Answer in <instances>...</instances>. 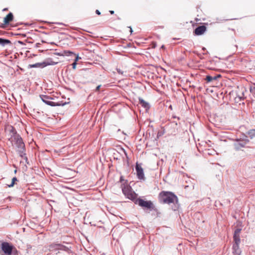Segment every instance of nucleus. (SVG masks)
Masks as SVG:
<instances>
[{"mask_svg": "<svg viewBox=\"0 0 255 255\" xmlns=\"http://www.w3.org/2000/svg\"><path fill=\"white\" fill-rule=\"evenodd\" d=\"M10 132L12 133L10 138L9 139L12 142H14L17 148V151L19 155L28 163V158L26 156L25 144L23 141L21 137L19 135L15 129L11 127Z\"/></svg>", "mask_w": 255, "mask_h": 255, "instance_id": "obj_1", "label": "nucleus"}, {"mask_svg": "<svg viewBox=\"0 0 255 255\" xmlns=\"http://www.w3.org/2000/svg\"><path fill=\"white\" fill-rule=\"evenodd\" d=\"M159 196L162 198L163 203L168 204L172 203L173 206L172 209L173 211H176L179 207V204L177 197L172 192L168 191H162Z\"/></svg>", "mask_w": 255, "mask_h": 255, "instance_id": "obj_2", "label": "nucleus"}, {"mask_svg": "<svg viewBox=\"0 0 255 255\" xmlns=\"http://www.w3.org/2000/svg\"><path fill=\"white\" fill-rule=\"evenodd\" d=\"M121 188L124 195L134 203L137 199V194L132 190L131 186L128 184L127 181L121 184Z\"/></svg>", "mask_w": 255, "mask_h": 255, "instance_id": "obj_3", "label": "nucleus"}, {"mask_svg": "<svg viewBox=\"0 0 255 255\" xmlns=\"http://www.w3.org/2000/svg\"><path fill=\"white\" fill-rule=\"evenodd\" d=\"M134 204H138L139 206L144 207L150 211L155 210V206L151 201H144L138 198L134 201Z\"/></svg>", "mask_w": 255, "mask_h": 255, "instance_id": "obj_4", "label": "nucleus"}, {"mask_svg": "<svg viewBox=\"0 0 255 255\" xmlns=\"http://www.w3.org/2000/svg\"><path fill=\"white\" fill-rule=\"evenodd\" d=\"M49 250L51 252H59V251H64L69 252L70 249L68 247L61 244L52 243L49 246Z\"/></svg>", "mask_w": 255, "mask_h": 255, "instance_id": "obj_5", "label": "nucleus"}, {"mask_svg": "<svg viewBox=\"0 0 255 255\" xmlns=\"http://www.w3.org/2000/svg\"><path fill=\"white\" fill-rule=\"evenodd\" d=\"M41 99L42 101L45 103L46 104L49 105L52 107H55V106H63L65 105L67 103L66 102L62 103V102H58V103H55L53 102L49 101V100H52L53 98L47 96V95H40V96Z\"/></svg>", "mask_w": 255, "mask_h": 255, "instance_id": "obj_6", "label": "nucleus"}, {"mask_svg": "<svg viewBox=\"0 0 255 255\" xmlns=\"http://www.w3.org/2000/svg\"><path fill=\"white\" fill-rule=\"evenodd\" d=\"M249 143V140L247 138L245 139H237L234 144L235 149L236 150H240L243 147H248V144Z\"/></svg>", "mask_w": 255, "mask_h": 255, "instance_id": "obj_7", "label": "nucleus"}, {"mask_svg": "<svg viewBox=\"0 0 255 255\" xmlns=\"http://www.w3.org/2000/svg\"><path fill=\"white\" fill-rule=\"evenodd\" d=\"M13 248V246L7 242H3L1 244V250L6 255H11Z\"/></svg>", "mask_w": 255, "mask_h": 255, "instance_id": "obj_8", "label": "nucleus"}, {"mask_svg": "<svg viewBox=\"0 0 255 255\" xmlns=\"http://www.w3.org/2000/svg\"><path fill=\"white\" fill-rule=\"evenodd\" d=\"M52 63L48 61H43L41 63H36L34 64L29 65V67L31 68H44L48 65H54L55 62H52Z\"/></svg>", "mask_w": 255, "mask_h": 255, "instance_id": "obj_9", "label": "nucleus"}, {"mask_svg": "<svg viewBox=\"0 0 255 255\" xmlns=\"http://www.w3.org/2000/svg\"><path fill=\"white\" fill-rule=\"evenodd\" d=\"M135 170L137 173V178L140 179H144V175L142 168L138 164H136L135 166Z\"/></svg>", "mask_w": 255, "mask_h": 255, "instance_id": "obj_10", "label": "nucleus"}, {"mask_svg": "<svg viewBox=\"0 0 255 255\" xmlns=\"http://www.w3.org/2000/svg\"><path fill=\"white\" fill-rule=\"evenodd\" d=\"M206 30V27L204 25H200L196 27L194 31V33L195 35H200L203 34L205 31Z\"/></svg>", "mask_w": 255, "mask_h": 255, "instance_id": "obj_11", "label": "nucleus"}, {"mask_svg": "<svg viewBox=\"0 0 255 255\" xmlns=\"http://www.w3.org/2000/svg\"><path fill=\"white\" fill-rule=\"evenodd\" d=\"M13 19V15L11 12H9L4 18L3 20L4 24H8Z\"/></svg>", "mask_w": 255, "mask_h": 255, "instance_id": "obj_12", "label": "nucleus"}, {"mask_svg": "<svg viewBox=\"0 0 255 255\" xmlns=\"http://www.w3.org/2000/svg\"><path fill=\"white\" fill-rule=\"evenodd\" d=\"M139 104L146 110H148L150 108L149 104L141 98H139Z\"/></svg>", "mask_w": 255, "mask_h": 255, "instance_id": "obj_13", "label": "nucleus"}, {"mask_svg": "<svg viewBox=\"0 0 255 255\" xmlns=\"http://www.w3.org/2000/svg\"><path fill=\"white\" fill-rule=\"evenodd\" d=\"M240 244H234L233 245V253L234 254L240 255L241 251L239 248Z\"/></svg>", "mask_w": 255, "mask_h": 255, "instance_id": "obj_14", "label": "nucleus"}, {"mask_svg": "<svg viewBox=\"0 0 255 255\" xmlns=\"http://www.w3.org/2000/svg\"><path fill=\"white\" fill-rule=\"evenodd\" d=\"M221 77L220 75H218L217 76H212L210 75H207L206 77L205 80L207 82L210 83L214 80H216L218 78Z\"/></svg>", "mask_w": 255, "mask_h": 255, "instance_id": "obj_15", "label": "nucleus"}, {"mask_svg": "<svg viewBox=\"0 0 255 255\" xmlns=\"http://www.w3.org/2000/svg\"><path fill=\"white\" fill-rule=\"evenodd\" d=\"M11 42L10 40L6 39L0 38V45L4 46L6 44H10Z\"/></svg>", "mask_w": 255, "mask_h": 255, "instance_id": "obj_16", "label": "nucleus"}, {"mask_svg": "<svg viewBox=\"0 0 255 255\" xmlns=\"http://www.w3.org/2000/svg\"><path fill=\"white\" fill-rule=\"evenodd\" d=\"M233 238H234V241L235 242L234 244H240V243L241 240H240V235H234Z\"/></svg>", "mask_w": 255, "mask_h": 255, "instance_id": "obj_17", "label": "nucleus"}, {"mask_svg": "<svg viewBox=\"0 0 255 255\" xmlns=\"http://www.w3.org/2000/svg\"><path fill=\"white\" fill-rule=\"evenodd\" d=\"M17 181V179L16 177H13L12 179V181H11V183L10 184L8 185V187H13V185H14L15 184V181Z\"/></svg>", "mask_w": 255, "mask_h": 255, "instance_id": "obj_18", "label": "nucleus"}, {"mask_svg": "<svg viewBox=\"0 0 255 255\" xmlns=\"http://www.w3.org/2000/svg\"><path fill=\"white\" fill-rule=\"evenodd\" d=\"M78 59V56H77L75 60V61L72 63V67L74 69H75L76 67V65H77V62L76 61H77Z\"/></svg>", "mask_w": 255, "mask_h": 255, "instance_id": "obj_19", "label": "nucleus"}, {"mask_svg": "<svg viewBox=\"0 0 255 255\" xmlns=\"http://www.w3.org/2000/svg\"><path fill=\"white\" fill-rule=\"evenodd\" d=\"M241 229H237L235 232L234 235H240V233L241 232Z\"/></svg>", "mask_w": 255, "mask_h": 255, "instance_id": "obj_20", "label": "nucleus"}, {"mask_svg": "<svg viewBox=\"0 0 255 255\" xmlns=\"http://www.w3.org/2000/svg\"><path fill=\"white\" fill-rule=\"evenodd\" d=\"M250 91L252 92V93H253L255 91V87H251V88H250Z\"/></svg>", "mask_w": 255, "mask_h": 255, "instance_id": "obj_21", "label": "nucleus"}, {"mask_svg": "<svg viewBox=\"0 0 255 255\" xmlns=\"http://www.w3.org/2000/svg\"><path fill=\"white\" fill-rule=\"evenodd\" d=\"M100 87H101V85H99V86H98L96 87V90H95V91H99V90H100Z\"/></svg>", "mask_w": 255, "mask_h": 255, "instance_id": "obj_22", "label": "nucleus"}, {"mask_svg": "<svg viewBox=\"0 0 255 255\" xmlns=\"http://www.w3.org/2000/svg\"><path fill=\"white\" fill-rule=\"evenodd\" d=\"M117 71L120 74H123V72L120 69H117Z\"/></svg>", "mask_w": 255, "mask_h": 255, "instance_id": "obj_23", "label": "nucleus"}, {"mask_svg": "<svg viewBox=\"0 0 255 255\" xmlns=\"http://www.w3.org/2000/svg\"><path fill=\"white\" fill-rule=\"evenodd\" d=\"M96 13L97 14H98V15H100L101 14L100 11L99 10H97V9L96 10Z\"/></svg>", "mask_w": 255, "mask_h": 255, "instance_id": "obj_24", "label": "nucleus"}, {"mask_svg": "<svg viewBox=\"0 0 255 255\" xmlns=\"http://www.w3.org/2000/svg\"><path fill=\"white\" fill-rule=\"evenodd\" d=\"M123 181H124V179H123V176H121V177H120V182H122Z\"/></svg>", "mask_w": 255, "mask_h": 255, "instance_id": "obj_25", "label": "nucleus"}, {"mask_svg": "<svg viewBox=\"0 0 255 255\" xmlns=\"http://www.w3.org/2000/svg\"><path fill=\"white\" fill-rule=\"evenodd\" d=\"M110 12L111 14H113L114 13V10H110Z\"/></svg>", "mask_w": 255, "mask_h": 255, "instance_id": "obj_26", "label": "nucleus"}, {"mask_svg": "<svg viewBox=\"0 0 255 255\" xmlns=\"http://www.w3.org/2000/svg\"><path fill=\"white\" fill-rule=\"evenodd\" d=\"M129 28H130V33H132V32H133V31L132 30V28L130 27H129Z\"/></svg>", "mask_w": 255, "mask_h": 255, "instance_id": "obj_27", "label": "nucleus"}, {"mask_svg": "<svg viewBox=\"0 0 255 255\" xmlns=\"http://www.w3.org/2000/svg\"><path fill=\"white\" fill-rule=\"evenodd\" d=\"M123 150H124V153H125V154L126 156L127 157V153L126 152L125 150L124 149H123Z\"/></svg>", "mask_w": 255, "mask_h": 255, "instance_id": "obj_28", "label": "nucleus"}, {"mask_svg": "<svg viewBox=\"0 0 255 255\" xmlns=\"http://www.w3.org/2000/svg\"><path fill=\"white\" fill-rule=\"evenodd\" d=\"M7 10V8H4L3 9V11H5V10Z\"/></svg>", "mask_w": 255, "mask_h": 255, "instance_id": "obj_29", "label": "nucleus"}, {"mask_svg": "<svg viewBox=\"0 0 255 255\" xmlns=\"http://www.w3.org/2000/svg\"><path fill=\"white\" fill-rule=\"evenodd\" d=\"M164 48V45H162V46H161V48Z\"/></svg>", "mask_w": 255, "mask_h": 255, "instance_id": "obj_30", "label": "nucleus"}, {"mask_svg": "<svg viewBox=\"0 0 255 255\" xmlns=\"http://www.w3.org/2000/svg\"><path fill=\"white\" fill-rule=\"evenodd\" d=\"M42 43H45V42L44 40H42Z\"/></svg>", "mask_w": 255, "mask_h": 255, "instance_id": "obj_31", "label": "nucleus"}, {"mask_svg": "<svg viewBox=\"0 0 255 255\" xmlns=\"http://www.w3.org/2000/svg\"><path fill=\"white\" fill-rule=\"evenodd\" d=\"M254 94H255V91L254 92Z\"/></svg>", "mask_w": 255, "mask_h": 255, "instance_id": "obj_32", "label": "nucleus"}]
</instances>
